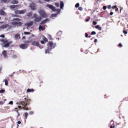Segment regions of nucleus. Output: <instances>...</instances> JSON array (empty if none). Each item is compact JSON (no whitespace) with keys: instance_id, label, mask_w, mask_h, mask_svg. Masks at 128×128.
Wrapping results in <instances>:
<instances>
[{"instance_id":"6e6d98bb","label":"nucleus","mask_w":128,"mask_h":128,"mask_svg":"<svg viewBox=\"0 0 128 128\" xmlns=\"http://www.w3.org/2000/svg\"><path fill=\"white\" fill-rule=\"evenodd\" d=\"M113 13L112 12H110V15H113Z\"/></svg>"},{"instance_id":"49530a36","label":"nucleus","mask_w":128,"mask_h":128,"mask_svg":"<svg viewBox=\"0 0 128 128\" xmlns=\"http://www.w3.org/2000/svg\"><path fill=\"white\" fill-rule=\"evenodd\" d=\"M99 25H97L95 27L96 28L98 29V28H99Z\"/></svg>"},{"instance_id":"de8ad7c7","label":"nucleus","mask_w":128,"mask_h":128,"mask_svg":"<svg viewBox=\"0 0 128 128\" xmlns=\"http://www.w3.org/2000/svg\"><path fill=\"white\" fill-rule=\"evenodd\" d=\"M102 28L101 27H99V28H98V29L99 30H102Z\"/></svg>"},{"instance_id":"9b49d317","label":"nucleus","mask_w":128,"mask_h":128,"mask_svg":"<svg viewBox=\"0 0 128 128\" xmlns=\"http://www.w3.org/2000/svg\"><path fill=\"white\" fill-rule=\"evenodd\" d=\"M33 24V22H27L26 23L25 25L26 26L27 28L30 26H32Z\"/></svg>"},{"instance_id":"ddd939ff","label":"nucleus","mask_w":128,"mask_h":128,"mask_svg":"<svg viewBox=\"0 0 128 128\" xmlns=\"http://www.w3.org/2000/svg\"><path fill=\"white\" fill-rule=\"evenodd\" d=\"M0 15L5 16L6 15V14L5 12L3 10L0 9Z\"/></svg>"},{"instance_id":"e2e57ef3","label":"nucleus","mask_w":128,"mask_h":128,"mask_svg":"<svg viewBox=\"0 0 128 128\" xmlns=\"http://www.w3.org/2000/svg\"><path fill=\"white\" fill-rule=\"evenodd\" d=\"M39 2L40 3H42V2H41L40 0L39 1Z\"/></svg>"},{"instance_id":"864d4df0","label":"nucleus","mask_w":128,"mask_h":128,"mask_svg":"<svg viewBox=\"0 0 128 128\" xmlns=\"http://www.w3.org/2000/svg\"><path fill=\"white\" fill-rule=\"evenodd\" d=\"M43 0L45 1L48 2H50V1L51 0Z\"/></svg>"},{"instance_id":"7ed1b4c3","label":"nucleus","mask_w":128,"mask_h":128,"mask_svg":"<svg viewBox=\"0 0 128 128\" xmlns=\"http://www.w3.org/2000/svg\"><path fill=\"white\" fill-rule=\"evenodd\" d=\"M21 20L18 18L14 19L11 22L12 26L15 27L17 26H20L22 24Z\"/></svg>"},{"instance_id":"a19ab883","label":"nucleus","mask_w":128,"mask_h":128,"mask_svg":"<svg viewBox=\"0 0 128 128\" xmlns=\"http://www.w3.org/2000/svg\"><path fill=\"white\" fill-rule=\"evenodd\" d=\"M93 24L95 25L97 24V22L95 21H94L93 22Z\"/></svg>"},{"instance_id":"0e129e2a","label":"nucleus","mask_w":128,"mask_h":128,"mask_svg":"<svg viewBox=\"0 0 128 128\" xmlns=\"http://www.w3.org/2000/svg\"><path fill=\"white\" fill-rule=\"evenodd\" d=\"M122 8H120V12H121V10H122Z\"/></svg>"},{"instance_id":"473e14b6","label":"nucleus","mask_w":128,"mask_h":128,"mask_svg":"<svg viewBox=\"0 0 128 128\" xmlns=\"http://www.w3.org/2000/svg\"><path fill=\"white\" fill-rule=\"evenodd\" d=\"M91 34L92 35H94L96 34V32H95L92 31V32Z\"/></svg>"},{"instance_id":"72a5a7b5","label":"nucleus","mask_w":128,"mask_h":128,"mask_svg":"<svg viewBox=\"0 0 128 128\" xmlns=\"http://www.w3.org/2000/svg\"><path fill=\"white\" fill-rule=\"evenodd\" d=\"M78 10L80 11H82L83 10L82 8L81 7H79L78 8Z\"/></svg>"},{"instance_id":"603ef678","label":"nucleus","mask_w":128,"mask_h":128,"mask_svg":"<svg viewBox=\"0 0 128 128\" xmlns=\"http://www.w3.org/2000/svg\"><path fill=\"white\" fill-rule=\"evenodd\" d=\"M16 55H14V56H12V57L13 58H16Z\"/></svg>"},{"instance_id":"13d9d810","label":"nucleus","mask_w":128,"mask_h":128,"mask_svg":"<svg viewBox=\"0 0 128 128\" xmlns=\"http://www.w3.org/2000/svg\"><path fill=\"white\" fill-rule=\"evenodd\" d=\"M97 41V40L96 39H95L94 40V42H96Z\"/></svg>"},{"instance_id":"4be33fe9","label":"nucleus","mask_w":128,"mask_h":128,"mask_svg":"<svg viewBox=\"0 0 128 128\" xmlns=\"http://www.w3.org/2000/svg\"><path fill=\"white\" fill-rule=\"evenodd\" d=\"M34 92V90L32 89H28L26 90V92Z\"/></svg>"},{"instance_id":"aec40b11","label":"nucleus","mask_w":128,"mask_h":128,"mask_svg":"<svg viewBox=\"0 0 128 128\" xmlns=\"http://www.w3.org/2000/svg\"><path fill=\"white\" fill-rule=\"evenodd\" d=\"M114 124V121H111L110 122V124H112L110 126V128H113V127L114 128L115 126Z\"/></svg>"},{"instance_id":"58836bf2","label":"nucleus","mask_w":128,"mask_h":128,"mask_svg":"<svg viewBox=\"0 0 128 128\" xmlns=\"http://www.w3.org/2000/svg\"><path fill=\"white\" fill-rule=\"evenodd\" d=\"M1 2L2 3H3L4 2H6V0H1Z\"/></svg>"},{"instance_id":"4468645a","label":"nucleus","mask_w":128,"mask_h":128,"mask_svg":"<svg viewBox=\"0 0 128 128\" xmlns=\"http://www.w3.org/2000/svg\"><path fill=\"white\" fill-rule=\"evenodd\" d=\"M60 8L62 10H64V4L63 2L61 1L60 2Z\"/></svg>"},{"instance_id":"774afa93","label":"nucleus","mask_w":128,"mask_h":128,"mask_svg":"<svg viewBox=\"0 0 128 128\" xmlns=\"http://www.w3.org/2000/svg\"><path fill=\"white\" fill-rule=\"evenodd\" d=\"M6 100V99H5L4 100V102H5V101Z\"/></svg>"},{"instance_id":"a878e982","label":"nucleus","mask_w":128,"mask_h":128,"mask_svg":"<svg viewBox=\"0 0 128 128\" xmlns=\"http://www.w3.org/2000/svg\"><path fill=\"white\" fill-rule=\"evenodd\" d=\"M28 115V114L26 112H25L23 116H25L26 119H27Z\"/></svg>"},{"instance_id":"4d7b16f0","label":"nucleus","mask_w":128,"mask_h":128,"mask_svg":"<svg viewBox=\"0 0 128 128\" xmlns=\"http://www.w3.org/2000/svg\"><path fill=\"white\" fill-rule=\"evenodd\" d=\"M19 124H20V121H18V122H17Z\"/></svg>"},{"instance_id":"ea45409f","label":"nucleus","mask_w":128,"mask_h":128,"mask_svg":"<svg viewBox=\"0 0 128 128\" xmlns=\"http://www.w3.org/2000/svg\"><path fill=\"white\" fill-rule=\"evenodd\" d=\"M40 42L42 44H43L44 43V41L41 40H40Z\"/></svg>"},{"instance_id":"1a4fd4ad","label":"nucleus","mask_w":128,"mask_h":128,"mask_svg":"<svg viewBox=\"0 0 128 128\" xmlns=\"http://www.w3.org/2000/svg\"><path fill=\"white\" fill-rule=\"evenodd\" d=\"M6 28H10V26H9V25L8 24H5L2 25L0 26V29H4Z\"/></svg>"},{"instance_id":"0eeeda50","label":"nucleus","mask_w":128,"mask_h":128,"mask_svg":"<svg viewBox=\"0 0 128 128\" xmlns=\"http://www.w3.org/2000/svg\"><path fill=\"white\" fill-rule=\"evenodd\" d=\"M38 13L40 16L43 18H46V15L44 11L42 10H40L38 11Z\"/></svg>"},{"instance_id":"f8f14e48","label":"nucleus","mask_w":128,"mask_h":128,"mask_svg":"<svg viewBox=\"0 0 128 128\" xmlns=\"http://www.w3.org/2000/svg\"><path fill=\"white\" fill-rule=\"evenodd\" d=\"M30 7L32 10H34L35 8V5L34 3H32L30 4Z\"/></svg>"},{"instance_id":"20e7f679","label":"nucleus","mask_w":128,"mask_h":128,"mask_svg":"<svg viewBox=\"0 0 128 128\" xmlns=\"http://www.w3.org/2000/svg\"><path fill=\"white\" fill-rule=\"evenodd\" d=\"M32 44L34 46H36L40 49H42L43 48V46L40 45L39 42L37 41H34L32 42Z\"/></svg>"},{"instance_id":"4c0bfd02","label":"nucleus","mask_w":128,"mask_h":128,"mask_svg":"<svg viewBox=\"0 0 128 128\" xmlns=\"http://www.w3.org/2000/svg\"><path fill=\"white\" fill-rule=\"evenodd\" d=\"M20 115L19 113L18 112V111L17 110L16 111V115L17 116H19Z\"/></svg>"},{"instance_id":"338daca9","label":"nucleus","mask_w":128,"mask_h":128,"mask_svg":"<svg viewBox=\"0 0 128 128\" xmlns=\"http://www.w3.org/2000/svg\"><path fill=\"white\" fill-rule=\"evenodd\" d=\"M18 107L19 108H21V107L20 106H18Z\"/></svg>"},{"instance_id":"37998d69","label":"nucleus","mask_w":128,"mask_h":128,"mask_svg":"<svg viewBox=\"0 0 128 128\" xmlns=\"http://www.w3.org/2000/svg\"><path fill=\"white\" fill-rule=\"evenodd\" d=\"M106 6H104L103 7V9L104 10H105L106 8Z\"/></svg>"},{"instance_id":"c9c22d12","label":"nucleus","mask_w":128,"mask_h":128,"mask_svg":"<svg viewBox=\"0 0 128 128\" xmlns=\"http://www.w3.org/2000/svg\"><path fill=\"white\" fill-rule=\"evenodd\" d=\"M4 103V101H0V104H3Z\"/></svg>"},{"instance_id":"dca6fc26","label":"nucleus","mask_w":128,"mask_h":128,"mask_svg":"<svg viewBox=\"0 0 128 128\" xmlns=\"http://www.w3.org/2000/svg\"><path fill=\"white\" fill-rule=\"evenodd\" d=\"M32 13L31 12H30L27 14V16L29 18H33L32 17Z\"/></svg>"},{"instance_id":"412c9836","label":"nucleus","mask_w":128,"mask_h":128,"mask_svg":"<svg viewBox=\"0 0 128 128\" xmlns=\"http://www.w3.org/2000/svg\"><path fill=\"white\" fill-rule=\"evenodd\" d=\"M49 21V20L48 19H46L42 21L41 22V24H43L45 23H46L47 22Z\"/></svg>"},{"instance_id":"a211bd4d","label":"nucleus","mask_w":128,"mask_h":128,"mask_svg":"<svg viewBox=\"0 0 128 128\" xmlns=\"http://www.w3.org/2000/svg\"><path fill=\"white\" fill-rule=\"evenodd\" d=\"M16 6L15 5H11L10 6V8L12 10L13 9H16Z\"/></svg>"},{"instance_id":"bf43d9fd","label":"nucleus","mask_w":128,"mask_h":128,"mask_svg":"<svg viewBox=\"0 0 128 128\" xmlns=\"http://www.w3.org/2000/svg\"><path fill=\"white\" fill-rule=\"evenodd\" d=\"M17 108H15V109L14 111H16V112L17 110H17Z\"/></svg>"},{"instance_id":"6ab92c4d","label":"nucleus","mask_w":128,"mask_h":128,"mask_svg":"<svg viewBox=\"0 0 128 128\" xmlns=\"http://www.w3.org/2000/svg\"><path fill=\"white\" fill-rule=\"evenodd\" d=\"M38 29L40 30H44V26H40L38 27Z\"/></svg>"},{"instance_id":"5701e85b","label":"nucleus","mask_w":128,"mask_h":128,"mask_svg":"<svg viewBox=\"0 0 128 128\" xmlns=\"http://www.w3.org/2000/svg\"><path fill=\"white\" fill-rule=\"evenodd\" d=\"M42 38L43 40L45 42H46L48 41V39L47 38H46L44 36H42Z\"/></svg>"},{"instance_id":"680f3d73","label":"nucleus","mask_w":128,"mask_h":128,"mask_svg":"<svg viewBox=\"0 0 128 128\" xmlns=\"http://www.w3.org/2000/svg\"><path fill=\"white\" fill-rule=\"evenodd\" d=\"M118 10V8H116V10H115L116 11H117Z\"/></svg>"},{"instance_id":"bb28decb","label":"nucleus","mask_w":128,"mask_h":128,"mask_svg":"<svg viewBox=\"0 0 128 128\" xmlns=\"http://www.w3.org/2000/svg\"><path fill=\"white\" fill-rule=\"evenodd\" d=\"M62 33V32L61 31H59L58 33V34L59 36H60Z\"/></svg>"},{"instance_id":"c03bdc74","label":"nucleus","mask_w":128,"mask_h":128,"mask_svg":"<svg viewBox=\"0 0 128 128\" xmlns=\"http://www.w3.org/2000/svg\"><path fill=\"white\" fill-rule=\"evenodd\" d=\"M90 18L89 17L88 19H86V22H88L89 21V20L90 19Z\"/></svg>"},{"instance_id":"9d476101","label":"nucleus","mask_w":128,"mask_h":128,"mask_svg":"<svg viewBox=\"0 0 128 128\" xmlns=\"http://www.w3.org/2000/svg\"><path fill=\"white\" fill-rule=\"evenodd\" d=\"M28 46V44L27 43L21 44L20 46V47L22 49H25L27 48Z\"/></svg>"},{"instance_id":"79ce46f5","label":"nucleus","mask_w":128,"mask_h":128,"mask_svg":"<svg viewBox=\"0 0 128 128\" xmlns=\"http://www.w3.org/2000/svg\"><path fill=\"white\" fill-rule=\"evenodd\" d=\"M108 9H110L111 8V6L110 5L108 6Z\"/></svg>"},{"instance_id":"393cba45","label":"nucleus","mask_w":128,"mask_h":128,"mask_svg":"<svg viewBox=\"0 0 128 128\" xmlns=\"http://www.w3.org/2000/svg\"><path fill=\"white\" fill-rule=\"evenodd\" d=\"M11 3L13 4H17L18 3V2L16 0H14Z\"/></svg>"},{"instance_id":"5fc2aeb1","label":"nucleus","mask_w":128,"mask_h":128,"mask_svg":"<svg viewBox=\"0 0 128 128\" xmlns=\"http://www.w3.org/2000/svg\"><path fill=\"white\" fill-rule=\"evenodd\" d=\"M116 6H112V9H114V8H116Z\"/></svg>"},{"instance_id":"f704fd0d","label":"nucleus","mask_w":128,"mask_h":128,"mask_svg":"<svg viewBox=\"0 0 128 128\" xmlns=\"http://www.w3.org/2000/svg\"><path fill=\"white\" fill-rule=\"evenodd\" d=\"M13 103V102L12 101H10L9 102V103L8 104H12Z\"/></svg>"},{"instance_id":"6e6552de","label":"nucleus","mask_w":128,"mask_h":128,"mask_svg":"<svg viewBox=\"0 0 128 128\" xmlns=\"http://www.w3.org/2000/svg\"><path fill=\"white\" fill-rule=\"evenodd\" d=\"M26 12V10H16V11L15 13L17 14H22Z\"/></svg>"},{"instance_id":"2eb2a0df","label":"nucleus","mask_w":128,"mask_h":128,"mask_svg":"<svg viewBox=\"0 0 128 128\" xmlns=\"http://www.w3.org/2000/svg\"><path fill=\"white\" fill-rule=\"evenodd\" d=\"M3 82H4L5 86H7L8 85V80L6 79V78L4 79L3 81Z\"/></svg>"},{"instance_id":"c756f323","label":"nucleus","mask_w":128,"mask_h":128,"mask_svg":"<svg viewBox=\"0 0 128 128\" xmlns=\"http://www.w3.org/2000/svg\"><path fill=\"white\" fill-rule=\"evenodd\" d=\"M16 8L18 9L19 8H20L21 7V6L20 5H16Z\"/></svg>"},{"instance_id":"e433bc0d","label":"nucleus","mask_w":128,"mask_h":128,"mask_svg":"<svg viewBox=\"0 0 128 128\" xmlns=\"http://www.w3.org/2000/svg\"><path fill=\"white\" fill-rule=\"evenodd\" d=\"M5 91V90H2L0 91V93H3Z\"/></svg>"},{"instance_id":"f3484780","label":"nucleus","mask_w":128,"mask_h":128,"mask_svg":"<svg viewBox=\"0 0 128 128\" xmlns=\"http://www.w3.org/2000/svg\"><path fill=\"white\" fill-rule=\"evenodd\" d=\"M2 54H3V55L4 56L5 58L6 57H7L6 52L5 50H3L2 52Z\"/></svg>"},{"instance_id":"052dcab7","label":"nucleus","mask_w":128,"mask_h":128,"mask_svg":"<svg viewBox=\"0 0 128 128\" xmlns=\"http://www.w3.org/2000/svg\"><path fill=\"white\" fill-rule=\"evenodd\" d=\"M25 36H23L22 38V39L23 40V39H25Z\"/></svg>"},{"instance_id":"8fccbe9b","label":"nucleus","mask_w":128,"mask_h":128,"mask_svg":"<svg viewBox=\"0 0 128 128\" xmlns=\"http://www.w3.org/2000/svg\"><path fill=\"white\" fill-rule=\"evenodd\" d=\"M119 46L120 47H122V46L121 43H120L119 44Z\"/></svg>"},{"instance_id":"3c124183","label":"nucleus","mask_w":128,"mask_h":128,"mask_svg":"<svg viewBox=\"0 0 128 128\" xmlns=\"http://www.w3.org/2000/svg\"><path fill=\"white\" fill-rule=\"evenodd\" d=\"M86 36H85L86 37H87L88 36V34L87 33H85Z\"/></svg>"},{"instance_id":"09e8293b","label":"nucleus","mask_w":128,"mask_h":128,"mask_svg":"<svg viewBox=\"0 0 128 128\" xmlns=\"http://www.w3.org/2000/svg\"><path fill=\"white\" fill-rule=\"evenodd\" d=\"M0 37L3 38L4 37V34L1 35L0 36Z\"/></svg>"},{"instance_id":"69168bd1","label":"nucleus","mask_w":128,"mask_h":128,"mask_svg":"<svg viewBox=\"0 0 128 128\" xmlns=\"http://www.w3.org/2000/svg\"><path fill=\"white\" fill-rule=\"evenodd\" d=\"M24 103V102H21V103L20 104H22Z\"/></svg>"},{"instance_id":"2f4dec72","label":"nucleus","mask_w":128,"mask_h":128,"mask_svg":"<svg viewBox=\"0 0 128 128\" xmlns=\"http://www.w3.org/2000/svg\"><path fill=\"white\" fill-rule=\"evenodd\" d=\"M24 34H30V33L29 32H24Z\"/></svg>"},{"instance_id":"b1692460","label":"nucleus","mask_w":128,"mask_h":128,"mask_svg":"<svg viewBox=\"0 0 128 128\" xmlns=\"http://www.w3.org/2000/svg\"><path fill=\"white\" fill-rule=\"evenodd\" d=\"M15 37L16 38L19 39L20 38V35L19 34H16L15 35Z\"/></svg>"},{"instance_id":"39448f33","label":"nucleus","mask_w":128,"mask_h":128,"mask_svg":"<svg viewBox=\"0 0 128 128\" xmlns=\"http://www.w3.org/2000/svg\"><path fill=\"white\" fill-rule=\"evenodd\" d=\"M3 42V44L4 45V46L5 47H7L10 46V44H11V42L9 41L8 40L4 39L2 40Z\"/></svg>"},{"instance_id":"c85d7f7f","label":"nucleus","mask_w":128,"mask_h":128,"mask_svg":"<svg viewBox=\"0 0 128 128\" xmlns=\"http://www.w3.org/2000/svg\"><path fill=\"white\" fill-rule=\"evenodd\" d=\"M55 5L57 7H59L60 6V4L56 2L55 3Z\"/></svg>"},{"instance_id":"cd10ccee","label":"nucleus","mask_w":128,"mask_h":128,"mask_svg":"<svg viewBox=\"0 0 128 128\" xmlns=\"http://www.w3.org/2000/svg\"><path fill=\"white\" fill-rule=\"evenodd\" d=\"M34 112L33 111H30L29 112V114L30 115H32L34 114Z\"/></svg>"},{"instance_id":"a18cd8bd","label":"nucleus","mask_w":128,"mask_h":128,"mask_svg":"<svg viewBox=\"0 0 128 128\" xmlns=\"http://www.w3.org/2000/svg\"><path fill=\"white\" fill-rule=\"evenodd\" d=\"M123 32L124 33V34H126L127 33V32L125 30H123Z\"/></svg>"},{"instance_id":"7c9ffc66","label":"nucleus","mask_w":128,"mask_h":128,"mask_svg":"<svg viewBox=\"0 0 128 128\" xmlns=\"http://www.w3.org/2000/svg\"><path fill=\"white\" fill-rule=\"evenodd\" d=\"M80 5L79 4V3H77L75 5V7L76 8L78 7Z\"/></svg>"},{"instance_id":"423d86ee","label":"nucleus","mask_w":128,"mask_h":128,"mask_svg":"<svg viewBox=\"0 0 128 128\" xmlns=\"http://www.w3.org/2000/svg\"><path fill=\"white\" fill-rule=\"evenodd\" d=\"M32 18H34V21L35 22H40L41 20L42 19L40 16L38 17L37 15L36 14H33Z\"/></svg>"},{"instance_id":"f257e3e1","label":"nucleus","mask_w":128,"mask_h":128,"mask_svg":"<svg viewBox=\"0 0 128 128\" xmlns=\"http://www.w3.org/2000/svg\"><path fill=\"white\" fill-rule=\"evenodd\" d=\"M56 43H54L52 41H50L47 45V47L46 48L45 52L46 54L49 53L52 49L54 48L56 46Z\"/></svg>"},{"instance_id":"f03ea898","label":"nucleus","mask_w":128,"mask_h":128,"mask_svg":"<svg viewBox=\"0 0 128 128\" xmlns=\"http://www.w3.org/2000/svg\"><path fill=\"white\" fill-rule=\"evenodd\" d=\"M46 6L51 9L53 11L55 12L57 11V13L56 14H52L51 15L52 17H56L58 14H60V13L61 10L60 9L56 10V8L54 6L52 5L48 4L46 5Z\"/></svg>"}]
</instances>
